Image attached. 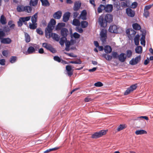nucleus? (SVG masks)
<instances>
[{"label":"nucleus","instance_id":"nucleus-59","mask_svg":"<svg viewBox=\"0 0 153 153\" xmlns=\"http://www.w3.org/2000/svg\"><path fill=\"white\" fill-rule=\"evenodd\" d=\"M149 58L147 57V59L145 60L144 61V64L145 65H146L149 63Z\"/></svg>","mask_w":153,"mask_h":153},{"label":"nucleus","instance_id":"nucleus-54","mask_svg":"<svg viewBox=\"0 0 153 153\" xmlns=\"http://www.w3.org/2000/svg\"><path fill=\"white\" fill-rule=\"evenodd\" d=\"M16 57L12 56L10 59V62L11 63H13L16 61Z\"/></svg>","mask_w":153,"mask_h":153},{"label":"nucleus","instance_id":"nucleus-64","mask_svg":"<svg viewBox=\"0 0 153 153\" xmlns=\"http://www.w3.org/2000/svg\"><path fill=\"white\" fill-rule=\"evenodd\" d=\"M139 44V40L134 39V45L138 46Z\"/></svg>","mask_w":153,"mask_h":153},{"label":"nucleus","instance_id":"nucleus-45","mask_svg":"<svg viewBox=\"0 0 153 153\" xmlns=\"http://www.w3.org/2000/svg\"><path fill=\"white\" fill-rule=\"evenodd\" d=\"M70 63L80 64L82 63V61H81L79 59H78L77 61H71L69 62Z\"/></svg>","mask_w":153,"mask_h":153},{"label":"nucleus","instance_id":"nucleus-35","mask_svg":"<svg viewBox=\"0 0 153 153\" xmlns=\"http://www.w3.org/2000/svg\"><path fill=\"white\" fill-rule=\"evenodd\" d=\"M37 13H36L34 14L31 18V21L32 23H36L37 21Z\"/></svg>","mask_w":153,"mask_h":153},{"label":"nucleus","instance_id":"nucleus-58","mask_svg":"<svg viewBox=\"0 0 153 153\" xmlns=\"http://www.w3.org/2000/svg\"><path fill=\"white\" fill-rule=\"evenodd\" d=\"M132 54V52L130 50H127V51L126 56H127L128 57H130Z\"/></svg>","mask_w":153,"mask_h":153},{"label":"nucleus","instance_id":"nucleus-51","mask_svg":"<svg viewBox=\"0 0 153 153\" xmlns=\"http://www.w3.org/2000/svg\"><path fill=\"white\" fill-rule=\"evenodd\" d=\"M36 31L37 33L39 35H42L43 34V32L41 28H38L36 29Z\"/></svg>","mask_w":153,"mask_h":153},{"label":"nucleus","instance_id":"nucleus-48","mask_svg":"<svg viewBox=\"0 0 153 153\" xmlns=\"http://www.w3.org/2000/svg\"><path fill=\"white\" fill-rule=\"evenodd\" d=\"M5 36V33L2 30H0V40Z\"/></svg>","mask_w":153,"mask_h":153},{"label":"nucleus","instance_id":"nucleus-13","mask_svg":"<svg viewBox=\"0 0 153 153\" xmlns=\"http://www.w3.org/2000/svg\"><path fill=\"white\" fill-rule=\"evenodd\" d=\"M104 18L107 22L110 23L112 21L113 16L111 14H107L105 15Z\"/></svg>","mask_w":153,"mask_h":153},{"label":"nucleus","instance_id":"nucleus-61","mask_svg":"<svg viewBox=\"0 0 153 153\" xmlns=\"http://www.w3.org/2000/svg\"><path fill=\"white\" fill-rule=\"evenodd\" d=\"M0 64L1 65H5V60L4 59H0Z\"/></svg>","mask_w":153,"mask_h":153},{"label":"nucleus","instance_id":"nucleus-24","mask_svg":"<svg viewBox=\"0 0 153 153\" xmlns=\"http://www.w3.org/2000/svg\"><path fill=\"white\" fill-rule=\"evenodd\" d=\"M135 50L136 53L138 54L141 53L143 51L142 47L141 46H137Z\"/></svg>","mask_w":153,"mask_h":153},{"label":"nucleus","instance_id":"nucleus-14","mask_svg":"<svg viewBox=\"0 0 153 153\" xmlns=\"http://www.w3.org/2000/svg\"><path fill=\"white\" fill-rule=\"evenodd\" d=\"M62 12L61 11L59 10L55 12L53 15L54 18L56 19H59L62 16Z\"/></svg>","mask_w":153,"mask_h":153},{"label":"nucleus","instance_id":"nucleus-26","mask_svg":"<svg viewBox=\"0 0 153 153\" xmlns=\"http://www.w3.org/2000/svg\"><path fill=\"white\" fill-rule=\"evenodd\" d=\"M40 1L43 6L44 7H48L50 5V4L48 0H40Z\"/></svg>","mask_w":153,"mask_h":153},{"label":"nucleus","instance_id":"nucleus-12","mask_svg":"<svg viewBox=\"0 0 153 153\" xmlns=\"http://www.w3.org/2000/svg\"><path fill=\"white\" fill-rule=\"evenodd\" d=\"M70 13L68 12H66L63 16V21L65 22L68 21L70 16Z\"/></svg>","mask_w":153,"mask_h":153},{"label":"nucleus","instance_id":"nucleus-5","mask_svg":"<svg viewBox=\"0 0 153 153\" xmlns=\"http://www.w3.org/2000/svg\"><path fill=\"white\" fill-rule=\"evenodd\" d=\"M98 22L101 27H105L107 25V22L102 16H100L98 19Z\"/></svg>","mask_w":153,"mask_h":153},{"label":"nucleus","instance_id":"nucleus-8","mask_svg":"<svg viewBox=\"0 0 153 153\" xmlns=\"http://www.w3.org/2000/svg\"><path fill=\"white\" fill-rule=\"evenodd\" d=\"M108 31L112 33H117V26L115 25H111L108 29Z\"/></svg>","mask_w":153,"mask_h":153},{"label":"nucleus","instance_id":"nucleus-7","mask_svg":"<svg viewBox=\"0 0 153 153\" xmlns=\"http://www.w3.org/2000/svg\"><path fill=\"white\" fill-rule=\"evenodd\" d=\"M100 40L103 43H105L106 42L107 34L105 31L102 30L100 33Z\"/></svg>","mask_w":153,"mask_h":153},{"label":"nucleus","instance_id":"nucleus-36","mask_svg":"<svg viewBox=\"0 0 153 153\" xmlns=\"http://www.w3.org/2000/svg\"><path fill=\"white\" fill-rule=\"evenodd\" d=\"M25 41L26 42L28 43L30 41V37L29 35L27 33H25Z\"/></svg>","mask_w":153,"mask_h":153},{"label":"nucleus","instance_id":"nucleus-37","mask_svg":"<svg viewBox=\"0 0 153 153\" xmlns=\"http://www.w3.org/2000/svg\"><path fill=\"white\" fill-rule=\"evenodd\" d=\"M126 127L125 124H120L117 127V130L118 131H119L125 128Z\"/></svg>","mask_w":153,"mask_h":153},{"label":"nucleus","instance_id":"nucleus-63","mask_svg":"<svg viewBox=\"0 0 153 153\" xmlns=\"http://www.w3.org/2000/svg\"><path fill=\"white\" fill-rule=\"evenodd\" d=\"M79 15V13L77 12H74L73 13V17L74 18H76Z\"/></svg>","mask_w":153,"mask_h":153},{"label":"nucleus","instance_id":"nucleus-16","mask_svg":"<svg viewBox=\"0 0 153 153\" xmlns=\"http://www.w3.org/2000/svg\"><path fill=\"white\" fill-rule=\"evenodd\" d=\"M113 9V5L111 4H108L105 6V11L107 12L110 13L112 11Z\"/></svg>","mask_w":153,"mask_h":153},{"label":"nucleus","instance_id":"nucleus-57","mask_svg":"<svg viewBox=\"0 0 153 153\" xmlns=\"http://www.w3.org/2000/svg\"><path fill=\"white\" fill-rule=\"evenodd\" d=\"M73 36L75 38L78 39L80 37V35L78 33L75 32L74 33Z\"/></svg>","mask_w":153,"mask_h":153},{"label":"nucleus","instance_id":"nucleus-44","mask_svg":"<svg viewBox=\"0 0 153 153\" xmlns=\"http://www.w3.org/2000/svg\"><path fill=\"white\" fill-rule=\"evenodd\" d=\"M141 56L139 55L134 58V65L138 63L140 60Z\"/></svg>","mask_w":153,"mask_h":153},{"label":"nucleus","instance_id":"nucleus-31","mask_svg":"<svg viewBox=\"0 0 153 153\" xmlns=\"http://www.w3.org/2000/svg\"><path fill=\"white\" fill-rule=\"evenodd\" d=\"M8 25L9 26V27L10 29H14V28L15 25L13 23V21H9L8 22Z\"/></svg>","mask_w":153,"mask_h":153},{"label":"nucleus","instance_id":"nucleus-46","mask_svg":"<svg viewBox=\"0 0 153 153\" xmlns=\"http://www.w3.org/2000/svg\"><path fill=\"white\" fill-rule=\"evenodd\" d=\"M143 118L146 120H149L148 117L146 116H141L140 117H134V120H138L139 118Z\"/></svg>","mask_w":153,"mask_h":153},{"label":"nucleus","instance_id":"nucleus-23","mask_svg":"<svg viewBox=\"0 0 153 153\" xmlns=\"http://www.w3.org/2000/svg\"><path fill=\"white\" fill-rule=\"evenodd\" d=\"M135 133L137 135H140L144 134H146L147 133V132L146 131L144 130L140 129L136 130L135 131Z\"/></svg>","mask_w":153,"mask_h":153},{"label":"nucleus","instance_id":"nucleus-10","mask_svg":"<svg viewBox=\"0 0 153 153\" xmlns=\"http://www.w3.org/2000/svg\"><path fill=\"white\" fill-rule=\"evenodd\" d=\"M126 58V54L122 53L118 56V58L119 60L122 62H125Z\"/></svg>","mask_w":153,"mask_h":153},{"label":"nucleus","instance_id":"nucleus-18","mask_svg":"<svg viewBox=\"0 0 153 153\" xmlns=\"http://www.w3.org/2000/svg\"><path fill=\"white\" fill-rule=\"evenodd\" d=\"M134 90V85H131L130 87L128 88L124 93L125 95H126L133 91Z\"/></svg>","mask_w":153,"mask_h":153},{"label":"nucleus","instance_id":"nucleus-25","mask_svg":"<svg viewBox=\"0 0 153 153\" xmlns=\"http://www.w3.org/2000/svg\"><path fill=\"white\" fill-rule=\"evenodd\" d=\"M112 48L109 45H106L105 46L104 48L105 52L107 53H109L112 51Z\"/></svg>","mask_w":153,"mask_h":153},{"label":"nucleus","instance_id":"nucleus-47","mask_svg":"<svg viewBox=\"0 0 153 153\" xmlns=\"http://www.w3.org/2000/svg\"><path fill=\"white\" fill-rule=\"evenodd\" d=\"M10 28L8 26L4 27L3 29V30L4 33H9L10 30Z\"/></svg>","mask_w":153,"mask_h":153},{"label":"nucleus","instance_id":"nucleus-17","mask_svg":"<svg viewBox=\"0 0 153 153\" xmlns=\"http://www.w3.org/2000/svg\"><path fill=\"white\" fill-rule=\"evenodd\" d=\"M61 33L62 36L66 37L68 33V31L67 29L63 28L61 30Z\"/></svg>","mask_w":153,"mask_h":153},{"label":"nucleus","instance_id":"nucleus-42","mask_svg":"<svg viewBox=\"0 0 153 153\" xmlns=\"http://www.w3.org/2000/svg\"><path fill=\"white\" fill-rule=\"evenodd\" d=\"M67 40V39L66 37L62 36V37L61 38L59 42L60 45L62 46L63 45L65 42V41H66Z\"/></svg>","mask_w":153,"mask_h":153},{"label":"nucleus","instance_id":"nucleus-4","mask_svg":"<svg viewBox=\"0 0 153 153\" xmlns=\"http://www.w3.org/2000/svg\"><path fill=\"white\" fill-rule=\"evenodd\" d=\"M42 46L45 48L47 50H49L53 53H55L56 52L55 49L53 48L50 44L46 43H44L42 44Z\"/></svg>","mask_w":153,"mask_h":153},{"label":"nucleus","instance_id":"nucleus-9","mask_svg":"<svg viewBox=\"0 0 153 153\" xmlns=\"http://www.w3.org/2000/svg\"><path fill=\"white\" fill-rule=\"evenodd\" d=\"M140 31L142 33V36L140 39V44L142 45L145 46L146 45V33H144L143 31L141 30H140Z\"/></svg>","mask_w":153,"mask_h":153},{"label":"nucleus","instance_id":"nucleus-11","mask_svg":"<svg viewBox=\"0 0 153 153\" xmlns=\"http://www.w3.org/2000/svg\"><path fill=\"white\" fill-rule=\"evenodd\" d=\"M12 42L11 39L8 37L3 38L0 40L1 43L4 44H9Z\"/></svg>","mask_w":153,"mask_h":153},{"label":"nucleus","instance_id":"nucleus-53","mask_svg":"<svg viewBox=\"0 0 153 153\" xmlns=\"http://www.w3.org/2000/svg\"><path fill=\"white\" fill-rule=\"evenodd\" d=\"M76 31L79 33H81L83 32V29L78 27H76Z\"/></svg>","mask_w":153,"mask_h":153},{"label":"nucleus","instance_id":"nucleus-41","mask_svg":"<svg viewBox=\"0 0 153 153\" xmlns=\"http://www.w3.org/2000/svg\"><path fill=\"white\" fill-rule=\"evenodd\" d=\"M88 23L87 21H82L81 22V26L82 27L85 28L88 26Z\"/></svg>","mask_w":153,"mask_h":153},{"label":"nucleus","instance_id":"nucleus-29","mask_svg":"<svg viewBox=\"0 0 153 153\" xmlns=\"http://www.w3.org/2000/svg\"><path fill=\"white\" fill-rule=\"evenodd\" d=\"M81 6V3L79 2H76L74 4L73 8L74 10V11H77L79 8Z\"/></svg>","mask_w":153,"mask_h":153},{"label":"nucleus","instance_id":"nucleus-1","mask_svg":"<svg viewBox=\"0 0 153 153\" xmlns=\"http://www.w3.org/2000/svg\"><path fill=\"white\" fill-rule=\"evenodd\" d=\"M56 24V21L55 20L53 19L51 20L45 30V36L46 38H50L51 37V32H52Z\"/></svg>","mask_w":153,"mask_h":153},{"label":"nucleus","instance_id":"nucleus-38","mask_svg":"<svg viewBox=\"0 0 153 153\" xmlns=\"http://www.w3.org/2000/svg\"><path fill=\"white\" fill-rule=\"evenodd\" d=\"M37 25L36 23H30L29 25V27L30 29L34 30L37 27Z\"/></svg>","mask_w":153,"mask_h":153},{"label":"nucleus","instance_id":"nucleus-2","mask_svg":"<svg viewBox=\"0 0 153 153\" xmlns=\"http://www.w3.org/2000/svg\"><path fill=\"white\" fill-rule=\"evenodd\" d=\"M30 16L20 18L19 21L17 22L18 27H21L23 25V23H24L25 25H26L27 23L26 22L28 21L30 19Z\"/></svg>","mask_w":153,"mask_h":153},{"label":"nucleus","instance_id":"nucleus-30","mask_svg":"<svg viewBox=\"0 0 153 153\" xmlns=\"http://www.w3.org/2000/svg\"><path fill=\"white\" fill-rule=\"evenodd\" d=\"M65 24L64 23H59L56 27V29L57 30H59L61 29L62 27H65Z\"/></svg>","mask_w":153,"mask_h":153},{"label":"nucleus","instance_id":"nucleus-19","mask_svg":"<svg viewBox=\"0 0 153 153\" xmlns=\"http://www.w3.org/2000/svg\"><path fill=\"white\" fill-rule=\"evenodd\" d=\"M126 12L128 16L131 17L134 16V11L131 8H127Z\"/></svg>","mask_w":153,"mask_h":153},{"label":"nucleus","instance_id":"nucleus-33","mask_svg":"<svg viewBox=\"0 0 153 153\" xmlns=\"http://www.w3.org/2000/svg\"><path fill=\"white\" fill-rule=\"evenodd\" d=\"M24 11L25 12L30 13L32 10V8L31 7L29 6L24 7Z\"/></svg>","mask_w":153,"mask_h":153},{"label":"nucleus","instance_id":"nucleus-40","mask_svg":"<svg viewBox=\"0 0 153 153\" xmlns=\"http://www.w3.org/2000/svg\"><path fill=\"white\" fill-rule=\"evenodd\" d=\"M102 56L105 58L107 60L110 61L111 60L112 56L106 54H104L102 55Z\"/></svg>","mask_w":153,"mask_h":153},{"label":"nucleus","instance_id":"nucleus-21","mask_svg":"<svg viewBox=\"0 0 153 153\" xmlns=\"http://www.w3.org/2000/svg\"><path fill=\"white\" fill-rule=\"evenodd\" d=\"M66 69L67 71V73L68 76H71L73 75V73L71 71V67L70 65H67L66 67Z\"/></svg>","mask_w":153,"mask_h":153},{"label":"nucleus","instance_id":"nucleus-28","mask_svg":"<svg viewBox=\"0 0 153 153\" xmlns=\"http://www.w3.org/2000/svg\"><path fill=\"white\" fill-rule=\"evenodd\" d=\"M38 0H30L29 4L31 6H36L38 2Z\"/></svg>","mask_w":153,"mask_h":153},{"label":"nucleus","instance_id":"nucleus-43","mask_svg":"<svg viewBox=\"0 0 153 153\" xmlns=\"http://www.w3.org/2000/svg\"><path fill=\"white\" fill-rule=\"evenodd\" d=\"M140 25L137 23H134V30H141Z\"/></svg>","mask_w":153,"mask_h":153},{"label":"nucleus","instance_id":"nucleus-15","mask_svg":"<svg viewBox=\"0 0 153 153\" xmlns=\"http://www.w3.org/2000/svg\"><path fill=\"white\" fill-rule=\"evenodd\" d=\"M35 51L34 48L32 46H30L26 52V54H29L34 53Z\"/></svg>","mask_w":153,"mask_h":153},{"label":"nucleus","instance_id":"nucleus-22","mask_svg":"<svg viewBox=\"0 0 153 153\" xmlns=\"http://www.w3.org/2000/svg\"><path fill=\"white\" fill-rule=\"evenodd\" d=\"M51 37H52L53 39L56 41H59V36L57 34L55 33H53L51 32Z\"/></svg>","mask_w":153,"mask_h":153},{"label":"nucleus","instance_id":"nucleus-52","mask_svg":"<svg viewBox=\"0 0 153 153\" xmlns=\"http://www.w3.org/2000/svg\"><path fill=\"white\" fill-rule=\"evenodd\" d=\"M53 59L55 61H56L59 62H60L61 61V59L58 56H54L53 57Z\"/></svg>","mask_w":153,"mask_h":153},{"label":"nucleus","instance_id":"nucleus-49","mask_svg":"<svg viewBox=\"0 0 153 153\" xmlns=\"http://www.w3.org/2000/svg\"><path fill=\"white\" fill-rule=\"evenodd\" d=\"M94 85L97 87H100L102 86L103 84L101 82H98L94 84Z\"/></svg>","mask_w":153,"mask_h":153},{"label":"nucleus","instance_id":"nucleus-56","mask_svg":"<svg viewBox=\"0 0 153 153\" xmlns=\"http://www.w3.org/2000/svg\"><path fill=\"white\" fill-rule=\"evenodd\" d=\"M153 5V4L152 5H149L145 6L144 10H147L149 9Z\"/></svg>","mask_w":153,"mask_h":153},{"label":"nucleus","instance_id":"nucleus-20","mask_svg":"<svg viewBox=\"0 0 153 153\" xmlns=\"http://www.w3.org/2000/svg\"><path fill=\"white\" fill-rule=\"evenodd\" d=\"M87 12L85 10H83L81 12L79 17L83 20L86 19Z\"/></svg>","mask_w":153,"mask_h":153},{"label":"nucleus","instance_id":"nucleus-60","mask_svg":"<svg viewBox=\"0 0 153 153\" xmlns=\"http://www.w3.org/2000/svg\"><path fill=\"white\" fill-rule=\"evenodd\" d=\"M93 99L88 97H87L84 100L85 102H88L91 101Z\"/></svg>","mask_w":153,"mask_h":153},{"label":"nucleus","instance_id":"nucleus-39","mask_svg":"<svg viewBox=\"0 0 153 153\" xmlns=\"http://www.w3.org/2000/svg\"><path fill=\"white\" fill-rule=\"evenodd\" d=\"M72 24L75 26H79L80 24V22L78 19H74L73 21Z\"/></svg>","mask_w":153,"mask_h":153},{"label":"nucleus","instance_id":"nucleus-27","mask_svg":"<svg viewBox=\"0 0 153 153\" xmlns=\"http://www.w3.org/2000/svg\"><path fill=\"white\" fill-rule=\"evenodd\" d=\"M0 22L2 25H4L6 24V19L4 15H2L1 16Z\"/></svg>","mask_w":153,"mask_h":153},{"label":"nucleus","instance_id":"nucleus-6","mask_svg":"<svg viewBox=\"0 0 153 153\" xmlns=\"http://www.w3.org/2000/svg\"><path fill=\"white\" fill-rule=\"evenodd\" d=\"M126 32L129 39L132 41L134 37V30L131 28L128 29L126 30Z\"/></svg>","mask_w":153,"mask_h":153},{"label":"nucleus","instance_id":"nucleus-50","mask_svg":"<svg viewBox=\"0 0 153 153\" xmlns=\"http://www.w3.org/2000/svg\"><path fill=\"white\" fill-rule=\"evenodd\" d=\"M149 15V13L148 11L144 10L143 15L145 18H147Z\"/></svg>","mask_w":153,"mask_h":153},{"label":"nucleus","instance_id":"nucleus-3","mask_svg":"<svg viewBox=\"0 0 153 153\" xmlns=\"http://www.w3.org/2000/svg\"><path fill=\"white\" fill-rule=\"evenodd\" d=\"M107 131V130H102L99 132H96L92 135L91 137L93 138H99L101 137L102 135H105Z\"/></svg>","mask_w":153,"mask_h":153},{"label":"nucleus","instance_id":"nucleus-32","mask_svg":"<svg viewBox=\"0 0 153 153\" xmlns=\"http://www.w3.org/2000/svg\"><path fill=\"white\" fill-rule=\"evenodd\" d=\"M105 6L102 4H101L99 6L98 9L97 11L98 13H100L102 12V11L105 10Z\"/></svg>","mask_w":153,"mask_h":153},{"label":"nucleus","instance_id":"nucleus-34","mask_svg":"<svg viewBox=\"0 0 153 153\" xmlns=\"http://www.w3.org/2000/svg\"><path fill=\"white\" fill-rule=\"evenodd\" d=\"M24 7L23 5H18L17 8V11L19 12H23L24 11Z\"/></svg>","mask_w":153,"mask_h":153},{"label":"nucleus","instance_id":"nucleus-55","mask_svg":"<svg viewBox=\"0 0 153 153\" xmlns=\"http://www.w3.org/2000/svg\"><path fill=\"white\" fill-rule=\"evenodd\" d=\"M112 57H113L114 58H117V57L118 58V54L117 52H113L112 53Z\"/></svg>","mask_w":153,"mask_h":153},{"label":"nucleus","instance_id":"nucleus-62","mask_svg":"<svg viewBox=\"0 0 153 153\" xmlns=\"http://www.w3.org/2000/svg\"><path fill=\"white\" fill-rule=\"evenodd\" d=\"M2 55L5 56H7L8 54V52L7 50H4L2 52Z\"/></svg>","mask_w":153,"mask_h":153}]
</instances>
